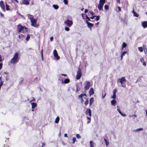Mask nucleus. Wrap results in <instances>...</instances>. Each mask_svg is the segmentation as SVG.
<instances>
[{"label":"nucleus","instance_id":"b1692460","mask_svg":"<svg viewBox=\"0 0 147 147\" xmlns=\"http://www.w3.org/2000/svg\"><path fill=\"white\" fill-rule=\"evenodd\" d=\"M59 117H57L55 119V122L56 123H58L59 121Z\"/></svg>","mask_w":147,"mask_h":147},{"label":"nucleus","instance_id":"20e7f679","mask_svg":"<svg viewBox=\"0 0 147 147\" xmlns=\"http://www.w3.org/2000/svg\"><path fill=\"white\" fill-rule=\"evenodd\" d=\"M64 24H66L68 27H70L72 25L73 22L72 21L70 20L68 18L65 21Z\"/></svg>","mask_w":147,"mask_h":147},{"label":"nucleus","instance_id":"423d86ee","mask_svg":"<svg viewBox=\"0 0 147 147\" xmlns=\"http://www.w3.org/2000/svg\"><path fill=\"white\" fill-rule=\"evenodd\" d=\"M85 96L86 97H87V95L85 94H81L78 96V98L80 99L81 102L82 103L84 101V99L83 97Z\"/></svg>","mask_w":147,"mask_h":147},{"label":"nucleus","instance_id":"393cba45","mask_svg":"<svg viewBox=\"0 0 147 147\" xmlns=\"http://www.w3.org/2000/svg\"><path fill=\"white\" fill-rule=\"evenodd\" d=\"M30 38V34H28L27 35V37L26 38V40L28 41Z\"/></svg>","mask_w":147,"mask_h":147},{"label":"nucleus","instance_id":"ddd939ff","mask_svg":"<svg viewBox=\"0 0 147 147\" xmlns=\"http://www.w3.org/2000/svg\"><path fill=\"white\" fill-rule=\"evenodd\" d=\"M86 23L88 24V27L90 28V29H91L92 27L93 26V25L91 23L88 21H86Z\"/></svg>","mask_w":147,"mask_h":147},{"label":"nucleus","instance_id":"a878e982","mask_svg":"<svg viewBox=\"0 0 147 147\" xmlns=\"http://www.w3.org/2000/svg\"><path fill=\"white\" fill-rule=\"evenodd\" d=\"M53 7L56 9H57L59 8V6L57 5H53Z\"/></svg>","mask_w":147,"mask_h":147},{"label":"nucleus","instance_id":"e433bc0d","mask_svg":"<svg viewBox=\"0 0 147 147\" xmlns=\"http://www.w3.org/2000/svg\"><path fill=\"white\" fill-rule=\"evenodd\" d=\"M112 98L114 99H115L116 98V94H113V95L112 96Z\"/></svg>","mask_w":147,"mask_h":147},{"label":"nucleus","instance_id":"5701e85b","mask_svg":"<svg viewBox=\"0 0 147 147\" xmlns=\"http://www.w3.org/2000/svg\"><path fill=\"white\" fill-rule=\"evenodd\" d=\"M125 82H120L121 83V86H122L123 87H125L126 85L124 83Z\"/></svg>","mask_w":147,"mask_h":147},{"label":"nucleus","instance_id":"39448f33","mask_svg":"<svg viewBox=\"0 0 147 147\" xmlns=\"http://www.w3.org/2000/svg\"><path fill=\"white\" fill-rule=\"evenodd\" d=\"M82 76V71L80 68H79L76 75V78L77 80L79 79Z\"/></svg>","mask_w":147,"mask_h":147},{"label":"nucleus","instance_id":"473e14b6","mask_svg":"<svg viewBox=\"0 0 147 147\" xmlns=\"http://www.w3.org/2000/svg\"><path fill=\"white\" fill-rule=\"evenodd\" d=\"M104 141L105 142L106 146H107L109 144V142L105 139H104Z\"/></svg>","mask_w":147,"mask_h":147},{"label":"nucleus","instance_id":"774afa93","mask_svg":"<svg viewBox=\"0 0 147 147\" xmlns=\"http://www.w3.org/2000/svg\"><path fill=\"white\" fill-rule=\"evenodd\" d=\"M17 3H18V1L17 0H14Z\"/></svg>","mask_w":147,"mask_h":147},{"label":"nucleus","instance_id":"2f4dec72","mask_svg":"<svg viewBox=\"0 0 147 147\" xmlns=\"http://www.w3.org/2000/svg\"><path fill=\"white\" fill-rule=\"evenodd\" d=\"M138 49L139 51L140 52H142L143 51V49L142 47H139Z\"/></svg>","mask_w":147,"mask_h":147},{"label":"nucleus","instance_id":"f3484780","mask_svg":"<svg viewBox=\"0 0 147 147\" xmlns=\"http://www.w3.org/2000/svg\"><path fill=\"white\" fill-rule=\"evenodd\" d=\"M117 107L118 108V109H117V111H118L119 112V113L122 116H123V117H125L126 116L125 114H123L121 112V111H120V110L119 109V107L118 106H117Z\"/></svg>","mask_w":147,"mask_h":147},{"label":"nucleus","instance_id":"6ab92c4d","mask_svg":"<svg viewBox=\"0 0 147 147\" xmlns=\"http://www.w3.org/2000/svg\"><path fill=\"white\" fill-rule=\"evenodd\" d=\"M23 4L26 5H28L29 4V2L27 0H23L22 2Z\"/></svg>","mask_w":147,"mask_h":147},{"label":"nucleus","instance_id":"9b49d317","mask_svg":"<svg viewBox=\"0 0 147 147\" xmlns=\"http://www.w3.org/2000/svg\"><path fill=\"white\" fill-rule=\"evenodd\" d=\"M126 80L125 77H122L118 80V82H126Z\"/></svg>","mask_w":147,"mask_h":147},{"label":"nucleus","instance_id":"f257e3e1","mask_svg":"<svg viewBox=\"0 0 147 147\" xmlns=\"http://www.w3.org/2000/svg\"><path fill=\"white\" fill-rule=\"evenodd\" d=\"M28 29L25 26H22L21 24H19L17 26V30L19 33L22 31V33H25L28 31Z\"/></svg>","mask_w":147,"mask_h":147},{"label":"nucleus","instance_id":"1a4fd4ad","mask_svg":"<svg viewBox=\"0 0 147 147\" xmlns=\"http://www.w3.org/2000/svg\"><path fill=\"white\" fill-rule=\"evenodd\" d=\"M53 55L57 59H60V57L58 56L57 51L54 50L53 51Z\"/></svg>","mask_w":147,"mask_h":147},{"label":"nucleus","instance_id":"f03ea898","mask_svg":"<svg viewBox=\"0 0 147 147\" xmlns=\"http://www.w3.org/2000/svg\"><path fill=\"white\" fill-rule=\"evenodd\" d=\"M19 53L16 52L13 57L11 59L10 62L12 64L18 62L19 60L18 58Z\"/></svg>","mask_w":147,"mask_h":147},{"label":"nucleus","instance_id":"6e6552de","mask_svg":"<svg viewBox=\"0 0 147 147\" xmlns=\"http://www.w3.org/2000/svg\"><path fill=\"white\" fill-rule=\"evenodd\" d=\"M90 86V82H87L86 84L85 87L84 89L86 90H88Z\"/></svg>","mask_w":147,"mask_h":147},{"label":"nucleus","instance_id":"8fccbe9b","mask_svg":"<svg viewBox=\"0 0 147 147\" xmlns=\"http://www.w3.org/2000/svg\"><path fill=\"white\" fill-rule=\"evenodd\" d=\"M140 60L142 62H144V59L143 58H141Z\"/></svg>","mask_w":147,"mask_h":147},{"label":"nucleus","instance_id":"4468645a","mask_svg":"<svg viewBox=\"0 0 147 147\" xmlns=\"http://www.w3.org/2000/svg\"><path fill=\"white\" fill-rule=\"evenodd\" d=\"M142 25L144 28H145L147 27V21L144 22L142 24Z\"/></svg>","mask_w":147,"mask_h":147},{"label":"nucleus","instance_id":"3c124183","mask_svg":"<svg viewBox=\"0 0 147 147\" xmlns=\"http://www.w3.org/2000/svg\"><path fill=\"white\" fill-rule=\"evenodd\" d=\"M50 40L51 41H52L53 39V36L51 37L50 38Z\"/></svg>","mask_w":147,"mask_h":147},{"label":"nucleus","instance_id":"4d7b16f0","mask_svg":"<svg viewBox=\"0 0 147 147\" xmlns=\"http://www.w3.org/2000/svg\"><path fill=\"white\" fill-rule=\"evenodd\" d=\"M40 53L41 56L43 55V50L42 49Z\"/></svg>","mask_w":147,"mask_h":147},{"label":"nucleus","instance_id":"72a5a7b5","mask_svg":"<svg viewBox=\"0 0 147 147\" xmlns=\"http://www.w3.org/2000/svg\"><path fill=\"white\" fill-rule=\"evenodd\" d=\"M106 95V94L105 93V91L104 92V93L103 92L102 93V98H105V96Z\"/></svg>","mask_w":147,"mask_h":147},{"label":"nucleus","instance_id":"4be33fe9","mask_svg":"<svg viewBox=\"0 0 147 147\" xmlns=\"http://www.w3.org/2000/svg\"><path fill=\"white\" fill-rule=\"evenodd\" d=\"M28 18L30 20L34 19L33 18V16L30 15V14H28Z\"/></svg>","mask_w":147,"mask_h":147},{"label":"nucleus","instance_id":"a211bd4d","mask_svg":"<svg viewBox=\"0 0 147 147\" xmlns=\"http://www.w3.org/2000/svg\"><path fill=\"white\" fill-rule=\"evenodd\" d=\"M31 105H32V109H34L37 106V104L36 103L33 102H32Z\"/></svg>","mask_w":147,"mask_h":147},{"label":"nucleus","instance_id":"4c0bfd02","mask_svg":"<svg viewBox=\"0 0 147 147\" xmlns=\"http://www.w3.org/2000/svg\"><path fill=\"white\" fill-rule=\"evenodd\" d=\"M65 30L66 31H69V28L68 27H65Z\"/></svg>","mask_w":147,"mask_h":147},{"label":"nucleus","instance_id":"c03bdc74","mask_svg":"<svg viewBox=\"0 0 147 147\" xmlns=\"http://www.w3.org/2000/svg\"><path fill=\"white\" fill-rule=\"evenodd\" d=\"M87 118L89 120V121H88L87 122L88 123H89L90 122V121H91L90 117H87Z\"/></svg>","mask_w":147,"mask_h":147},{"label":"nucleus","instance_id":"cd10ccee","mask_svg":"<svg viewBox=\"0 0 147 147\" xmlns=\"http://www.w3.org/2000/svg\"><path fill=\"white\" fill-rule=\"evenodd\" d=\"M90 19V18H89L86 14V19L88 20H86V21H88V22L89 21H91Z\"/></svg>","mask_w":147,"mask_h":147},{"label":"nucleus","instance_id":"bf43d9fd","mask_svg":"<svg viewBox=\"0 0 147 147\" xmlns=\"http://www.w3.org/2000/svg\"><path fill=\"white\" fill-rule=\"evenodd\" d=\"M64 136L65 137H67V134L66 133L65 134H64Z\"/></svg>","mask_w":147,"mask_h":147},{"label":"nucleus","instance_id":"0e129e2a","mask_svg":"<svg viewBox=\"0 0 147 147\" xmlns=\"http://www.w3.org/2000/svg\"><path fill=\"white\" fill-rule=\"evenodd\" d=\"M45 144L44 143H42V146H45Z\"/></svg>","mask_w":147,"mask_h":147},{"label":"nucleus","instance_id":"680f3d73","mask_svg":"<svg viewBox=\"0 0 147 147\" xmlns=\"http://www.w3.org/2000/svg\"><path fill=\"white\" fill-rule=\"evenodd\" d=\"M3 147H9L8 145H4Z\"/></svg>","mask_w":147,"mask_h":147},{"label":"nucleus","instance_id":"aec40b11","mask_svg":"<svg viewBox=\"0 0 147 147\" xmlns=\"http://www.w3.org/2000/svg\"><path fill=\"white\" fill-rule=\"evenodd\" d=\"M117 102L116 100H115L113 99L111 101V103L112 105L115 106V105L116 104Z\"/></svg>","mask_w":147,"mask_h":147},{"label":"nucleus","instance_id":"c85d7f7f","mask_svg":"<svg viewBox=\"0 0 147 147\" xmlns=\"http://www.w3.org/2000/svg\"><path fill=\"white\" fill-rule=\"evenodd\" d=\"M6 10L7 11L9 10L10 9L9 8V5H7L6 3Z\"/></svg>","mask_w":147,"mask_h":147},{"label":"nucleus","instance_id":"de8ad7c7","mask_svg":"<svg viewBox=\"0 0 147 147\" xmlns=\"http://www.w3.org/2000/svg\"><path fill=\"white\" fill-rule=\"evenodd\" d=\"M35 100L34 98H32V99L30 101V102H31L32 101H35Z\"/></svg>","mask_w":147,"mask_h":147},{"label":"nucleus","instance_id":"052dcab7","mask_svg":"<svg viewBox=\"0 0 147 147\" xmlns=\"http://www.w3.org/2000/svg\"><path fill=\"white\" fill-rule=\"evenodd\" d=\"M117 2L119 4L121 3L120 1V0H117Z\"/></svg>","mask_w":147,"mask_h":147},{"label":"nucleus","instance_id":"0eeeda50","mask_svg":"<svg viewBox=\"0 0 147 147\" xmlns=\"http://www.w3.org/2000/svg\"><path fill=\"white\" fill-rule=\"evenodd\" d=\"M30 21L31 22V25L32 26L36 27L38 26V25L36 24L37 21L35 19H33Z\"/></svg>","mask_w":147,"mask_h":147},{"label":"nucleus","instance_id":"79ce46f5","mask_svg":"<svg viewBox=\"0 0 147 147\" xmlns=\"http://www.w3.org/2000/svg\"><path fill=\"white\" fill-rule=\"evenodd\" d=\"M76 137L78 139L80 138L81 137L80 136L79 134H77L76 135Z\"/></svg>","mask_w":147,"mask_h":147},{"label":"nucleus","instance_id":"f704fd0d","mask_svg":"<svg viewBox=\"0 0 147 147\" xmlns=\"http://www.w3.org/2000/svg\"><path fill=\"white\" fill-rule=\"evenodd\" d=\"M134 16L136 17H138L139 16V15L137 14L136 12H134Z\"/></svg>","mask_w":147,"mask_h":147},{"label":"nucleus","instance_id":"5fc2aeb1","mask_svg":"<svg viewBox=\"0 0 147 147\" xmlns=\"http://www.w3.org/2000/svg\"><path fill=\"white\" fill-rule=\"evenodd\" d=\"M143 65L146 66V62L144 61L143 62Z\"/></svg>","mask_w":147,"mask_h":147},{"label":"nucleus","instance_id":"dca6fc26","mask_svg":"<svg viewBox=\"0 0 147 147\" xmlns=\"http://www.w3.org/2000/svg\"><path fill=\"white\" fill-rule=\"evenodd\" d=\"M89 95L90 96L93 95L94 94V89L93 88H91L89 91Z\"/></svg>","mask_w":147,"mask_h":147},{"label":"nucleus","instance_id":"58836bf2","mask_svg":"<svg viewBox=\"0 0 147 147\" xmlns=\"http://www.w3.org/2000/svg\"><path fill=\"white\" fill-rule=\"evenodd\" d=\"M76 140V138H73L72 139L73 143L74 144Z\"/></svg>","mask_w":147,"mask_h":147},{"label":"nucleus","instance_id":"7c9ffc66","mask_svg":"<svg viewBox=\"0 0 147 147\" xmlns=\"http://www.w3.org/2000/svg\"><path fill=\"white\" fill-rule=\"evenodd\" d=\"M88 103L89 101L88 99L87 98L84 103V104L86 106L88 104Z\"/></svg>","mask_w":147,"mask_h":147},{"label":"nucleus","instance_id":"09e8293b","mask_svg":"<svg viewBox=\"0 0 147 147\" xmlns=\"http://www.w3.org/2000/svg\"><path fill=\"white\" fill-rule=\"evenodd\" d=\"M143 130V128H140L139 129H138L136 130V131H141Z\"/></svg>","mask_w":147,"mask_h":147},{"label":"nucleus","instance_id":"603ef678","mask_svg":"<svg viewBox=\"0 0 147 147\" xmlns=\"http://www.w3.org/2000/svg\"><path fill=\"white\" fill-rule=\"evenodd\" d=\"M96 17V16H93L92 17H90V19H94Z\"/></svg>","mask_w":147,"mask_h":147},{"label":"nucleus","instance_id":"412c9836","mask_svg":"<svg viewBox=\"0 0 147 147\" xmlns=\"http://www.w3.org/2000/svg\"><path fill=\"white\" fill-rule=\"evenodd\" d=\"M70 82V80L69 79H66L64 80V84H67L69 83Z\"/></svg>","mask_w":147,"mask_h":147},{"label":"nucleus","instance_id":"e2e57ef3","mask_svg":"<svg viewBox=\"0 0 147 147\" xmlns=\"http://www.w3.org/2000/svg\"><path fill=\"white\" fill-rule=\"evenodd\" d=\"M2 61V57L1 55H0V62Z\"/></svg>","mask_w":147,"mask_h":147},{"label":"nucleus","instance_id":"6e6d98bb","mask_svg":"<svg viewBox=\"0 0 147 147\" xmlns=\"http://www.w3.org/2000/svg\"><path fill=\"white\" fill-rule=\"evenodd\" d=\"M61 75L62 76L66 77L67 76V75L66 74H62Z\"/></svg>","mask_w":147,"mask_h":147},{"label":"nucleus","instance_id":"bb28decb","mask_svg":"<svg viewBox=\"0 0 147 147\" xmlns=\"http://www.w3.org/2000/svg\"><path fill=\"white\" fill-rule=\"evenodd\" d=\"M127 44L125 42H123L122 44V49H123L124 48H125L127 46Z\"/></svg>","mask_w":147,"mask_h":147},{"label":"nucleus","instance_id":"c756f323","mask_svg":"<svg viewBox=\"0 0 147 147\" xmlns=\"http://www.w3.org/2000/svg\"><path fill=\"white\" fill-rule=\"evenodd\" d=\"M80 88L77 85L76 86V92H78L80 90Z\"/></svg>","mask_w":147,"mask_h":147},{"label":"nucleus","instance_id":"a18cd8bd","mask_svg":"<svg viewBox=\"0 0 147 147\" xmlns=\"http://www.w3.org/2000/svg\"><path fill=\"white\" fill-rule=\"evenodd\" d=\"M117 91V90L116 89H115L113 91V94H116V92Z\"/></svg>","mask_w":147,"mask_h":147},{"label":"nucleus","instance_id":"13d9d810","mask_svg":"<svg viewBox=\"0 0 147 147\" xmlns=\"http://www.w3.org/2000/svg\"><path fill=\"white\" fill-rule=\"evenodd\" d=\"M88 10L87 9H86L84 11L85 13H86L88 12Z\"/></svg>","mask_w":147,"mask_h":147},{"label":"nucleus","instance_id":"864d4df0","mask_svg":"<svg viewBox=\"0 0 147 147\" xmlns=\"http://www.w3.org/2000/svg\"><path fill=\"white\" fill-rule=\"evenodd\" d=\"M118 10H119V11L120 12L121 11V8H120V7L119 6H118Z\"/></svg>","mask_w":147,"mask_h":147},{"label":"nucleus","instance_id":"7ed1b4c3","mask_svg":"<svg viewBox=\"0 0 147 147\" xmlns=\"http://www.w3.org/2000/svg\"><path fill=\"white\" fill-rule=\"evenodd\" d=\"M105 2V0H100L99 3L98 5V8L99 10H101L103 8L104 4Z\"/></svg>","mask_w":147,"mask_h":147},{"label":"nucleus","instance_id":"a19ab883","mask_svg":"<svg viewBox=\"0 0 147 147\" xmlns=\"http://www.w3.org/2000/svg\"><path fill=\"white\" fill-rule=\"evenodd\" d=\"M96 20L97 21H98L100 19V16H96Z\"/></svg>","mask_w":147,"mask_h":147},{"label":"nucleus","instance_id":"f8f14e48","mask_svg":"<svg viewBox=\"0 0 147 147\" xmlns=\"http://www.w3.org/2000/svg\"><path fill=\"white\" fill-rule=\"evenodd\" d=\"M86 114H88L89 116L90 117L91 116V111L90 109H87L86 110Z\"/></svg>","mask_w":147,"mask_h":147},{"label":"nucleus","instance_id":"37998d69","mask_svg":"<svg viewBox=\"0 0 147 147\" xmlns=\"http://www.w3.org/2000/svg\"><path fill=\"white\" fill-rule=\"evenodd\" d=\"M63 2L65 5H67L68 4L67 0H63Z\"/></svg>","mask_w":147,"mask_h":147},{"label":"nucleus","instance_id":"338daca9","mask_svg":"<svg viewBox=\"0 0 147 147\" xmlns=\"http://www.w3.org/2000/svg\"><path fill=\"white\" fill-rule=\"evenodd\" d=\"M144 51L147 54V49H146V50H144Z\"/></svg>","mask_w":147,"mask_h":147},{"label":"nucleus","instance_id":"2eb2a0df","mask_svg":"<svg viewBox=\"0 0 147 147\" xmlns=\"http://www.w3.org/2000/svg\"><path fill=\"white\" fill-rule=\"evenodd\" d=\"M94 101V98L93 97L90 98V100L89 105L91 106Z\"/></svg>","mask_w":147,"mask_h":147},{"label":"nucleus","instance_id":"c9c22d12","mask_svg":"<svg viewBox=\"0 0 147 147\" xmlns=\"http://www.w3.org/2000/svg\"><path fill=\"white\" fill-rule=\"evenodd\" d=\"M126 53H127L126 51H125L123 52L122 53V54H121V56L122 57V56H124L126 54Z\"/></svg>","mask_w":147,"mask_h":147},{"label":"nucleus","instance_id":"ea45409f","mask_svg":"<svg viewBox=\"0 0 147 147\" xmlns=\"http://www.w3.org/2000/svg\"><path fill=\"white\" fill-rule=\"evenodd\" d=\"M105 9L107 10L109 8V6L108 5H105L104 7Z\"/></svg>","mask_w":147,"mask_h":147},{"label":"nucleus","instance_id":"49530a36","mask_svg":"<svg viewBox=\"0 0 147 147\" xmlns=\"http://www.w3.org/2000/svg\"><path fill=\"white\" fill-rule=\"evenodd\" d=\"M3 63L2 62L0 63V70H1L2 67Z\"/></svg>","mask_w":147,"mask_h":147},{"label":"nucleus","instance_id":"9d476101","mask_svg":"<svg viewBox=\"0 0 147 147\" xmlns=\"http://www.w3.org/2000/svg\"><path fill=\"white\" fill-rule=\"evenodd\" d=\"M0 6L4 11H5V7L3 1H0Z\"/></svg>","mask_w":147,"mask_h":147},{"label":"nucleus","instance_id":"69168bd1","mask_svg":"<svg viewBox=\"0 0 147 147\" xmlns=\"http://www.w3.org/2000/svg\"><path fill=\"white\" fill-rule=\"evenodd\" d=\"M90 13H91V14L92 15V16H93V15H94V13H93V12H91Z\"/></svg>","mask_w":147,"mask_h":147}]
</instances>
